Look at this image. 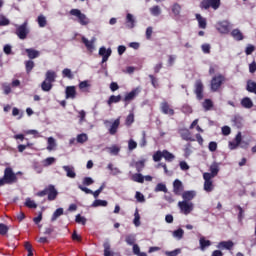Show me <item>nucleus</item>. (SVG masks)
I'll return each mask as SVG.
<instances>
[{
  "mask_svg": "<svg viewBox=\"0 0 256 256\" xmlns=\"http://www.w3.org/2000/svg\"><path fill=\"white\" fill-rule=\"evenodd\" d=\"M203 178H204V191H206L207 193H211V191H213V181L211 179V175H209V172H205L203 174Z\"/></svg>",
  "mask_w": 256,
  "mask_h": 256,
  "instance_id": "6e6552de",
  "label": "nucleus"
},
{
  "mask_svg": "<svg viewBox=\"0 0 256 256\" xmlns=\"http://www.w3.org/2000/svg\"><path fill=\"white\" fill-rule=\"evenodd\" d=\"M134 167H136V170L138 173H141L143 169H145V160H140L134 163Z\"/></svg>",
  "mask_w": 256,
  "mask_h": 256,
  "instance_id": "58836bf2",
  "label": "nucleus"
},
{
  "mask_svg": "<svg viewBox=\"0 0 256 256\" xmlns=\"http://www.w3.org/2000/svg\"><path fill=\"white\" fill-rule=\"evenodd\" d=\"M76 223H81L82 225H85V223H87V219L81 216V214H78L76 216Z\"/></svg>",
  "mask_w": 256,
  "mask_h": 256,
  "instance_id": "052dcab7",
  "label": "nucleus"
},
{
  "mask_svg": "<svg viewBox=\"0 0 256 256\" xmlns=\"http://www.w3.org/2000/svg\"><path fill=\"white\" fill-rule=\"evenodd\" d=\"M235 244L233 243V241L229 240V241H222L218 244V249H233V246Z\"/></svg>",
  "mask_w": 256,
  "mask_h": 256,
  "instance_id": "a878e982",
  "label": "nucleus"
},
{
  "mask_svg": "<svg viewBox=\"0 0 256 256\" xmlns=\"http://www.w3.org/2000/svg\"><path fill=\"white\" fill-rule=\"evenodd\" d=\"M196 19L200 29H207V19L203 18L201 14H196Z\"/></svg>",
  "mask_w": 256,
  "mask_h": 256,
  "instance_id": "b1692460",
  "label": "nucleus"
},
{
  "mask_svg": "<svg viewBox=\"0 0 256 256\" xmlns=\"http://www.w3.org/2000/svg\"><path fill=\"white\" fill-rule=\"evenodd\" d=\"M25 52L27 53L29 59H37V57H39V55H41V53L33 48H27L25 50Z\"/></svg>",
  "mask_w": 256,
  "mask_h": 256,
  "instance_id": "4be33fe9",
  "label": "nucleus"
},
{
  "mask_svg": "<svg viewBox=\"0 0 256 256\" xmlns=\"http://www.w3.org/2000/svg\"><path fill=\"white\" fill-rule=\"evenodd\" d=\"M150 13L151 15H153L154 17H159V15H161V7L159 6H153L150 8Z\"/></svg>",
  "mask_w": 256,
  "mask_h": 256,
  "instance_id": "ea45409f",
  "label": "nucleus"
},
{
  "mask_svg": "<svg viewBox=\"0 0 256 256\" xmlns=\"http://www.w3.org/2000/svg\"><path fill=\"white\" fill-rule=\"evenodd\" d=\"M179 134L184 141H195V139L191 137V131H189V129L182 128L179 130Z\"/></svg>",
  "mask_w": 256,
  "mask_h": 256,
  "instance_id": "f8f14e48",
  "label": "nucleus"
},
{
  "mask_svg": "<svg viewBox=\"0 0 256 256\" xmlns=\"http://www.w3.org/2000/svg\"><path fill=\"white\" fill-rule=\"evenodd\" d=\"M219 174V163L214 162L211 164L210 166V178L213 179L214 177H217V175Z\"/></svg>",
  "mask_w": 256,
  "mask_h": 256,
  "instance_id": "f3484780",
  "label": "nucleus"
},
{
  "mask_svg": "<svg viewBox=\"0 0 256 256\" xmlns=\"http://www.w3.org/2000/svg\"><path fill=\"white\" fill-rule=\"evenodd\" d=\"M55 79H57V73L53 70H48L46 72L45 81H48L50 83H55Z\"/></svg>",
  "mask_w": 256,
  "mask_h": 256,
  "instance_id": "412c9836",
  "label": "nucleus"
},
{
  "mask_svg": "<svg viewBox=\"0 0 256 256\" xmlns=\"http://www.w3.org/2000/svg\"><path fill=\"white\" fill-rule=\"evenodd\" d=\"M184 231L183 229L179 228L178 230H175L173 232V236L176 237L177 239H183V235H184Z\"/></svg>",
  "mask_w": 256,
  "mask_h": 256,
  "instance_id": "3c124183",
  "label": "nucleus"
},
{
  "mask_svg": "<svg viewBox=\"0 0 256 256\" xmlns=\"http://www.w3.org/2000/svg\"><path fill=\"white\" fill-rule=\"evenodd\" d=\"M37 21H38L39 27H46L47 26V18H45V16H43V15L38 16Z\"/></svg>",
  "mask_w": 256,
  "mask_h": 256,
  "instance_id": "37998d69",
  "label": "nucleus"
},
{
  "mask_svg": "<svg viewBox=\"0 0 256 256\" xmlns=\"http://www.w3.org/2000/svg\"><path fill=\"white\" fill-rule=\"evenodd\" d=\"M42 91L49 92L51 89H53V83L49 82L47 80H44L41 84Z\"/></svg>",
  "mask_w": 256,
  "mask_h": 256,
  "instance_id": "cd10ccee",
  "label": "nucleus"
},
{
  "mask_svg": "<svg viewBox=\"0 0 256 256\" xmlns=\"http://www.w3.org/2000/svg\"><path fill=\"white\" fill-rule=\"evenodd\" d=\"M178 207L183 215H189L195 208V205L193 202L180 201L178 202Z\"/></svg>",
  "mask_w": 256,
  "mask_h": 256,
  "instance_id": "7ed1b4c3",
  "label": "nucleus"
},
{
  "mask_svg": "<svg viewBox=\"0 0 256 256\" xmlns=\"http://www.w3.org/2000/svg\"><path fill=\"white\" fill-rule=\"evenodd\" d=\"M94 183L95 181L91 177H85L83 179V185H86L87 187H89V185H93Z\"/></svg>",
  "mask_w": 256,
  "mask_h": 256,
  "instance_id": "4d7b16f0",
  "label": "nucleus"
},
{
  "mask_svg": "<svg viewBox=\"0 0 256 256\" xmlns=\"http://www.w3.org/2000/svg\"><path fill=\"white\" fill-rule=\"evenodd\" d=\"M132 179L136 182V183H144L145 182V176L142 175L141 173H136L132 176Z\"/></svg>",
  "mask_w": 256,
  "mask_h": 256,
  "instance_id": "4c0bfd02",
  "label": "nucleus"
},
{
  "mask_svg": "<svg viewBox=\"0 0 256 256\" xmlns=\"http://www.w3.org/2000/svg\"><path fill=\"white\" fill-rule=\"evenodd\" d=\"M47 195H48V201H55V199H57V195H59V192L57 191V189H55L54 185H48Z\"/></svg>",
  "mask_w": 256,
  "mask_h": 256,
  "instance_id": "1a4fd4ad",
  "label": "nucleus"
},
{
  "mask_svg": "<svg viewBox=\"0 0 256 256\" xmlns=\"http://www.w3.org/2000/svg\"><path fill=\"white\" fill-rule=\"evenodd\" d=\"M172 13L174 14V16L180 17V15H181V5H179L178 3H175L172 6Z\"/></svg>",
  "mask_w": 256,
  "mask_h": 256,
  "instance_id": "f704fd0d",
  "label": "nucleus"
},
{
  "mask_svg": "<svg viewBox=\"0 0 256 256\" xmlns=\"http://www.w3.org/2000/svg\"><path fill=\"white\" fill-rule=\"evenodd\" d=\"M104 125L105 127H107L110 135H116L119 129V126L121 125V118H117L113 122L110 120H105Z\"/></svg>",
  "mask_w": 256,
  "mask_h": 256,
  "instance_id": "f03ea898",
  "label": "nucleus"
},
{
  "mask_svg": "<svg viewBox=\"0 0 256 256\" xmlns=\"http://www.w3.org/2000/svg\"><path fill=\"white\" fill-rule=\"evenodd\" d=\"M87 139H88L87 134H80L77 136L78 143H85L87 142Z\"/></svg>",
  "mask_w": 256,
  "mask_h": 256,
  "instance_id": "13d9d810",
  "label": "nucleus"
},
{
  "mask_svg": "<svg viewBox=\"0 0 256 256\" xmlns=\"http://www.w3.org/2000/svg\"><path fill=\"white\" fill-rule=\"evenodd\" d=\"M202 106L205 111H211V109H213V101H211V99H206L204 100Z\"/></svg>",
  "mask_w": 256,
  "mask_h": 256,
  "instance_id": "e433bc0d",
  "label": "nucleus"
},
{
  "mask_svg": "<svg viewBox=\"0 0 256 256\" xmlns=\"http://www.w3.org/2000/svg\"><path fill=\"white\" fill-rule=\"evenodd\" d=\"M241 139H242L241 132H238V134L235 137V141L234 142H229L230 149L231 150L237 149V147L239 145H241Z\"/></svg>",
  "mask_w": 256,
  "mask_h": 256,
  "instance_id": "a211bd4d",
  "label": "nucleus"
},
{
  "mask_svg": "<svg viewBox=\"0 0 256 256\" xmlns=\"http://www.w3.org/2000/svg\"><path fill=\"white\" fill-rule=\"evenodd\" d=\"M195 195H197L195 191H185L182 194V198L184 199L183 201L191 202L195 199Z\"/></svg>",
  "mask_w": 256,
  "mask_h": 256,
  "instance_id": "6ab92c4d",
  "label": "nucleus"
},
{
  "mask_svg": "<svg viewBox=\"0 0 256 256\" xmlns=\"http://www.w3.org/2000/svg\"><path fill=\"white\" fill-rule=\"evenodd\" d=\"M107 200H95L92 204V207H107Z\"/></svg>",
  "mask_w": 256,
  "mask_h": 256,
  "instance_id": "79ce46f5",
  "label": "nucleus"
},
{
  "mask_svg": "<svg viewBox=\"0 0 256 256\" xmlns=\"http://www.w3.org/2000/svg\"><path fill=\"white\" fill-rule=\"evenodd\" d=\"M82 42L84 43L85 47L91 51V49H93V44L95 43V38L89 41L87 38L82 37Z\"/></svg>",
  "mask_w": 256,
  "mask_h": 256,
  "instance_id": "c9c22d12",
  "label": "nucleus"
},
{
  "mask_svg": "<svg viewBox=\"0 0 256 256\" xmlns=\"http://www.w3.org/2000/svg\"><path fill=\"white\" fill-rule=\"evenodd\" d=\"M26 71L29 73L30 71H33V67H35V62L33 60H28L25 62Z\"/></svg>",
  "mask_w": 256,
  "mask_h": 256,
  "instance_id": "de8ad7c7",
  "label": "nucleus"
},
{
  "mask_svg": "<svg viewBox=\"0 0 256 256\" xmlns=\"http://www.w3.org/2000/svg\"><path fill=\"white\" fill-rule=\"evenodd\" d=\"M249 71L250 73H255L256 71V62L253 61L251 64H249Z\"/></svg>",
  "mask_w": 256,
  "mask_h": 256,
  "instance_id": "774afa93",
  "label": "nucleus"
},
{
  "mask_svg": "<svg viewBox=\"0 0 256 256\" xmlns=\"http://www.w3.org/2000/svg\"><path fill=\"white\" fill-rule=\"evenodd\" d=\"M173 193L176 195H181V193H183V182L179 179H176L173 183Z\"/></svg>",
  "mask_w": 256,
  "mask_h": 256,
  "instance_id": "ddd939ff",
  "label": "nucleus"
},
{
  "mask_svg": "<svg viewBox=\"0 0 256 256\" xmlns=\"http://www.w3.org/2000/svg\"><path fill=\"white\" fill-rule=\"evenodd\" d=\"M135 121V116L133 114H129L126 118V125H131Z\"/></svg>",
  "mask_w": 256,
  "mask_h": 256,
  "instance_id": "0e129e2a",
  "label": "nucleus"
},
{
  "mask_svg": "<svg viewBox=\"0 0 256 256\" xmlns=\"http://www.w3.org/2000/svg\"><path fill=\"white\" fill-rule=\"evenodd\" d=\"M119 101H121V95H118V96L112 95L108 100V105H111L112 103H119Z\"/></svg>",
  "mask_w": 256,
  "mask_h": 256,
  "instance_id": "49530a36",
  "label": "nucleus"
},
{
  "mask_svg": "<svg viewBox=\"0 0 256 256\" xmlns=\"http://www.w3.org/2000/svg\"><path fill=\"white\" fill-rule=\"evenodd\" d=\"M55 158L53 157H49V158H46L43 163H44V167H49V165H53V163H55Z\"/></svg>",
  "mask_w": 256,
  "mask_h": 256,
  "instance_id": "5fc2aeb1",
  "label": "nucleus"
},
{
  "mask_svg": "<svg viewBox=\"0 0 256 256\" xmlns=\"http://www.w3.org/2000/svg\"><path fill=\"white\" fill-rule=\"evenodd\" d=\"M111 48H105V47H101L99 49V55L100 57H102V63H107V61L109 60V57H111Z\"/></svg>",
  "mask_w": 256,
  "mask_h": 256,
  "instance_id": "9d476101",
  "label": "nucleus"
},
{
  "mask_svg": "<svg viewBox=\"0 0 256 256\" xmlns=\"http://www.w3.org/2000/svg\"><path fill=\"white\" fill-rule=\"evenodd\" d=\"M133 223L135 227H139L141 225V216L139 215V210H136L134 213Z\"/></svg>",
  "mask_w": 256,
  "mask_h": 256,
  "instance_id": "a19ab883",
  "label": "nucleus"
},
{
  "mask_svg": "<svg viewBox=\"0 0 256 256\" xmlns=\"http://www.w3.org/2000/svg\"><path fill=\"white\" fill-rule=\"evenodd\" d=\"M64 171L66 172V176L70 179H75L77 177V173H75V167L73 166H63Z\"/></svg>",
  "mask_w": 256,
  "mask_h": 256,
  "instance_id": "dca6fc26",
  "label": "nucleus"
},
{
  "mask_svg": "<svg viewBox=\"0 0 256 256\" xmlns=\"http://www.w3.org/2000/svg\"><path fill=\"white\" fill-rule=\"evenodd\" d=\"M70 15H73L74 17H78V21L81 25H89V18L83 13H81V10L79 9H72L70 11Z\"/></svg>",
  "mask_w": 256,
  "mask_h": 256,
  "instance_id": "39448f33",
  "label": "nucleus"
},
{
  "mask_svg": "<svg viewBox=\"0 0 256 256\" xmlns=\"http://www.w3.org/2000/svg\"><path fill=\"white\" fill-rule=\"evenodd\" d=\"M206 247H211V241L205 240V237L200 238V249L201 251H205Z\"/></svg>",
  "mask_w": 256,
  "mask_h": 256,
  "instance_id": "c756f323",
  "label": "nucleus"
},
{
  "mask_svg": "<svg viewBox=\"0 0 256 256\" xmlns=\"http://www.w3.org/2000/svg\"><path fill=\"white\" fill-rule=\"evenodd\" d=\"M208 149H209V151H212V152L217 151V142H210Z\"/></svg>",
  "mask_w": 256,
  "mask_h": 256,
  "instance_id": "69168bd1",
  "label": "nucleus"
},
{
  "mask_svg": "<svg viewBox=\"0 0 256 256\" xmlns=\"http://www.w3.org/2000/svg\"><path fill=\"white\" fill-rule=\"evenodd\" d=\"M159 191H162L163 193H167V186L163 183H159L155 187V192L159 193Z\"/></svg>",
  "mask_w": 256,
  "mask_h": 256,
  "instance_id": "c03bdc74",
  "label": "nucleus"
},
{
  "mask_svg": "<svg viewBox=\"0 0 256 256\" xmlns=\"http://www.w3.org/2000/svg\"><path fill=\"white\" fill-rule=\"evenodd\" d=\"M9 23V19H7L3 14H0V27H5L6 25H9Z\"/></svg>",
  "mask_w": 256,
  "mask_h": 256,
  "instance_id": "09e8293b",
  "label": "nucleus"
},
{
  "mask_svg": "<svg viewBox=\"0 0 256 256\" xmlns=\"http://www.w3.org/2000/svg\"><path fill=\"white\" fill-rule=\"evenodd\" d=\"M77 92L75 91L74 86H68L66 88V99H75Z\"/></svg>",
  "mask_w": 256,
  "mask_h": 256,
  "instance_id": "5701e85b",
  "label": "nucleus"
},
{
  "mask_svg": "<svg viewBox=\"0 0 256 256\" xmlns=\"http://www.w3.org/2000/svg\"><path fill=\"white\" fill-rule=\"evenodd\" d=\"M126 27H128V29H133V27H135V18L133 17V14H127Z\"/></svg>",
  "mask_w": 256,
  "mask_h": 256,
  "instance_id": "393cba45",
  "label": "nucleus"
},
{
  "mask_svg": "<svg viewBox=\"0 0 256 256\" xmlns=\"http://www.w3.org/2000/svg\"><path fill=\"white\" fill-rule=\"evenodd\" d=\"M181 253V249H175L173 251H166L165 255L167 256H177Z\"/></svg>",
  "mask_w": 256,
  "mask_h": 256,
  "instance_id": "bf43d9fd",
  "label": "nucleus"
},
{
  "mask_svg": "<svg viewBox=\"0 0 256 256\" xmlns=\"http://www.w3.org/2000/svg\"><path fill=\"white\" fill-rule=\"evenodd\" d=\"M241 105L242 107H245V109H251V107H253V101L251 100V98L245 97L244 99H242Z\"/></svg>",
  "mask_w": 256,
  "mask_h": 256,
  "instance_id": "bb28decb",
  "label": "nucleus"
},
{
  "mask_svg": "<svg viewBox=\"0 0 256 256\" xmlns=\"http://www.w3.org/2000/svg\"><path fill=\"white\" fill-rule=\"evenodd\" d=\"M161 109L162 113H164L165 115H175V110L171 109L167 102H163L161 104Z\"/></svg>",
  "mask_w": 256,
  "mask_h": 256,
  "instance_id": "aec40b11",
  "label": "nucleus"
},
{
  "mask_svg": "<svg viewBox=\"0 0 256 256\" xmlns=\"http://www.w3.org/2000/svg\"><path fill=\"white\" fill-rule=\"evenodd\" d=\"M162 157L165 158L166 161H173L175 159V155H173L171 152L164 150L162 151Z\"/></svg>",
  "mask_w": 256,
  "mask_h": 256,
  "instance_id": "2f4dec72",
  "label": "nucleus"
},
{
  "mask_svg": "<svg viewBox=\"0 0 256 256\" xmlns=\"http://www.w3.org/2000/svg\"><path fill=\"white\" fill-rule=\"evenodd\" d=\"M225 81V76L219 74L218 76H214L211 80V89L212 91H218L219 87L223 85V82Z\"/></svg>",
  "mask_w": 256,
  "mask_h": 256,
  "instance_id": "423d86ee",
  "label": "nucleus"
},
{
  "mask_svg": "<svg viewBox=\"0 0 256 256\" xmlns=\"http://www.w3.org/2000/svg\"><path fill=\"white\" fill-rule=\"evenodd\" d=\"M63 77H68V79H73V73H71V69L65 68L62 71Z\"/></svg>",
  "mask_w": 256,
  "mask_h": 256,
  "instance_id": "864d4df0",
  "label": "nucleus"
},
{
  "mask_svg": "<svg viewBox=\"0 0 256 256\" xmlns=\"http://www.w3.org/2000/svg\"><path fill=\"white\" fill-rule=\"evenodd\" d=\"M195 93L197 99L201 101L203 99V82L201 80L195 82Z\"/></svg>",
  "mask_w": 256,
  "mask_h": 256,
  "instance_id": "9b49d317",
  "label": "nucleus"
},
{
  "mask_svg": "<svg viewBox=\"0 0 256 256\" xmlns=\"http://www.w3.org/2000/svg\"><path fill=\"white\" fill-rule=\"evenodd\" d=\"M216 29L220 32V33H228L229 32V22L224 21V22H219L216 25Z\"/></svg>",
  "mask_w": 256,
  "mask_h": 256,
  "instance_id": "2eb2a0df",
  "label": "nucleus"
},
{
  "mask_svg": "<svg viewBox=\"0 0 256 256\" xmlns=\"http://www.w3.org/2000/svg\"><path fill=\"white\" fill-rule=\"evenodd\" d=\"M61 215H63V208H58L52 215L51 218V222H55L57 221V219H59V217H61Z\"/></svg>",
  "mask_w": 256,
  "mask_h": 256,
  "instance_id": "72a5a7b5",
  "label": "nucleus"
},
{
  "mask_svg": "<svg viewBox=\"0 0 256 256\" xmlns=\"http://www.w3.org/2000/svg\"><path fill=\"white\" fill-rule=\"evenodd\" d=\"M138 93H139V91L132 90L130 93L126 94V96L123 99V101H125V107H127V105H129V103H131V101H133V99H135V97H137Z\"/></svg>",
  "mask_w": 256,
  "mask_h": 256,
  "instance_id": "4468645a",
  "label": "nucleus"
},
{
  "mask_svg": "<svg viewBox=\"0 0 256 256\" xmlns=\"http://www.w3.org/2000/svg\"><path fill=\"white\" fill-rule=\"evenodd\" d=\"M104 247V256H113V252L111 251V244L109 242H105L103 244Z\"/></svg>",
  "mask_w": 256,
  "mask_h": 256,
  "instance_id": "473e14b6",
  "label": "nucleus"
},
{
  "mask_svg": "<svg viewBox=\"0 0 256 256\" xmlns=\"http://www.w3.org/2000/svg\"><path fill=\"white\" fill-rule=\"evenodd\" d=\"M16 35L19 39H27V35H29V28H27V22H24L22 25H16Z\"/></svg>",
  "mask_w": 256,
  "mask_h": 256,
  "instance_id": "20e7f679",
  "label": "nucleus"
},
{
  "mask_svg": "<svg viewBox=\"0 0 256 256\" xmlns=\"http://www.w3.org/2000/svg\"><path fill=\"white\" fill-rule=\"evenodd\" d=\"M221 7V0H202L200 2V9H214L217 11Z\"/></svg>",
  "mask_w": 256,
  "mask_h": 256,
  "instance_id": "f257e3e1",
  "label": "nucleus"
},
{
  "mask_svg": "<svg viewBox=\"0 0 256 256\" xmlns=\"http://www.w3.org/2000/svg\"><path fill=\"white\" fill-rule=\"evenodd\" d=\"M125 241L128 245H135V235H127Z\"/></svg>",
  "mask_w": 256,
  "mask_h": 256,
  "instance_id": "8fccbe9b",
  "label": "nucleus"
},
{
  "mask_svg": "<svg viewBox=\"0 0 256 256\" xmlns=\"http://www.w3.org/2000/svg\"><path fill=\"white\" fill-rule=\"evenodd\" d=\"M231 35L234 37V39H236V41H243V33H241V30L234 29Z\"/></svg>",
  "mask_w": 256,
  "mask_h": 256,
  "instance_id": "c85d7f7f",
  "label": "nucleus"
},
{
  "mask_svg": "<svg viewBox=\"0 0 256 256\" xmlns=\"http://www.w3.org/2000/svg\"><path fill=\"white\" fill-rule=\"evenodd\" d=\"M4 179L6 183H15L17 182V175L13 173V169L8 167L4 171Z\"/></svg>",
  "mask_w": 256,
  "mask_h": 256,
  "instance_id": "0eeeda50",
  "label": "nucleus"
},
{
  "mask_svg": "<svg viewBox=\"0 0 256 256\" xmlns=\"http://www.w3.org/2000/svg\"><path fill=\"white\" fill-rule=\"evenodd\" d=\"M56 147H57V142H55V138L49 137L48 138L47 150L48 151H53V150H55Z\"/></svg>",
  "mask_w": 256,
  "mask_h": 256,
  "instance_id": "7c9ffc66",
  "label": "nucleus"
},
{
  "mask_svg": "<svg viewBox=\"0 0 256 256\" xmlns=\"http://www.w3.org/2000/svg\"><path fill=\"white\" fill-rule=\"evenodd\" d=\"M161 159H163V151H157L153 155V160L157 163V162L161 161Z\"/></svg>",
  "mask_w": 256,
  "mask_h": 256,
  "instance_id": "603ef678",
  "label": "nucleus"
},
{
  "mask_svg": "<svg viewBox=\"0 0 256 256\" xmlns=\"http://www.w3.org/2000/svg\"><path fill=\"white\" fill-rule=\"evenodd\" d=\"M25 206L29 207V209H37V204L31 198L26 199Z\"/></svg>",
  "mask_w": 256,
  "mask_h": 256,
  "instance_id": "a18cd8bd",
  "label": "nucleus"
},
{
  "mask_svg": "<svg viewBox=\"0 0 256 256\" xmlns=\"http://www.w3.org/2000/svg\"><path fill=\"white\" fill-rule=\"evenodd\" d=\"M108 149H109L111 155H119V151H121V149L117 146H112Z\"/></svg>",
  "mask_w": 256,
  "mask_h": 256,
  "instance_id": "680f3d73",
  "label": "nucleus"
},
{
  "mask_svg": "<svg viewBox=\"0 0 256 256\" xmlns=\"http://www.w3.org/2000/svg\"><path fill=\"white\" fill-rule=\"evenodd\" d=\"M9 231V226L5 224H0V235H7Z\"/></svg>",
  "mask_w": 256,
  "mask_h": 256,
  "instance_id": "6e6d98bb",
  "label": "nucleus"
},
{
  "mask_svg": "<svg viewBox=\"0 0 256 256\" xmlns=\"http://www.w3.org/2000/svg\"><path fill=\"white\" fill-rule=\"evenodd\" d=\"M78 113H79L78 117L80 119V123H83V121H85V117H86L87 113L84 110L79 111Z\"/></svg>",
  "mask_w": 256,
  "mask_h": 256,
  "instance_id": "338daca9",
  "label": "nucleus"
},
{
  "mask_svg": "<svg viewBox=\"0 0 256 256\" xmlns=\"http://www.w3.org/2000/svg\"><path fill=\"white\" fill-rule=\"evenodd\" d=\"M128 148H129V151H133V149H137V142H135V140H129Z\"/></svg>",
  "mask_w": 256,
  "mask_h": 256,
  "instance_id": "e2e57ef3",
  "label": "nucleus"
}]
</instances>
